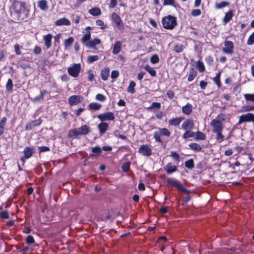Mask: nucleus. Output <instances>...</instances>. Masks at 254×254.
<instances>
[{"instance_id":"nucleus-1","label":"nucleus","mask_w":254,"mask_h":254,"mask_svg":"<svg viewBox=\"0 0 254 254\" xmlns=\"http://www.w3.org/2000/svg\"><path fill=\"white\" fill-rule=\"evenodd\" d=\"M29 11L25 4L22 1H16L12 5L11 16L17 20H23L28 18Z\"/></svg>"},{"instance_id":"nucleus-2","label":"nucleus","mask_w":254,"mask_h":254,"mask_svg":"<svg viewBox=\"0 0 254 254\" xmlns=\"http://www.w3.org/2000/svg\"><path fill=\"white\" fill-rule=\"evenodd\" d=\"M91 35V32L90 31H88L83 36L80 41L86 48L97 50V48L96 46L100 44L101 43V41L98 38L90 40Z\"/></svg>"},{"instance_id":"nucleus-3","label":"nucleus","mask_w":254,"mask_h":254,"mask_svg":"<svg viewBox=\"0 0 254 254\" xmlns=\"http://www.w3.org/2000/svg\"><path fill=\"white\" fill-rule=\"evenodd\" d=\"M90 128L87 125H83L78 128H75L68 130L67 134L68 138L74 137L75 138H79L78 135H86L90 132Z\"/></svg>"},{"instance_id":"nucleus-4","label":"nucleus","mask_w":254,"mask_h":254,"mask_svg":"<svg viewBox=\"0 0 254 254\" xmlns=\"http://www.w3.org/2000/svg\"><path fill=\"white\" fill-rule=\"evenodd\" d=\"M162 23L165 29L172 30L177 25V18L171 15H168L162 18Z\"/></svg>"},{"instance_id":"nucleus-5","label":"nucleus","mask_w":254,"mask_h":254,"mask_svg":"<svg viewBox=\"0 0 254 254\" xmlns=\"http://www.w3.org/2000/svg\"><path fill=\"white\" fill-rule=\"evenodd\" d=\"M166 183L167 185L176 188L178 191H183L187 194H189L190 192V190H188L180 181L174 178H168L166 179Z\"/></svg>"},{"instance_id":"nucleus-6","label":"nucleus","mask_w":254,"mask_h":254,"mask_svg":"<svg viewBox=\"0 0 254 254\" xmlns=\"http://www.w3.org/2000/svg\"><path fill=\"white\" fill-rule=\"evenodd\" d=\"M224 117V115L219 114L217 116V119H213L210 123V126L212 127L213 132H218L220 131H223V125L222 121L220 120V117Z\"/></svg>"},{"instance_id":"nucleus-7","label":"nucleus","mask_w":254,"mask_h":254,"mask_svg":"<svg viewBox=\"0 0 254 254\" xmlns=\"http://www.w3.org/2000/svg\"><path fill=\"white\" fill-rule=\"evenodd\" d=\"M81 70V65L80 64H75L72 66L67 68L68 73L73 77L78 76Z\"/></svg>"},{"instance_id":"nucleus-8","label":"nucleus","mask_w":254,"mask_h":254,"mask_svg":"<svg viewBox=\"0 0 254 254\" xmlns=\"http://www.w3.org/2000/svg\"><path fill=\"white\" fill-rule=\"evenodd\" d=\"M224 47L222 48V51L224 53L232 55L234 53V44L233 42L225 40L224 42Z\"/></svg>"},{"instance_id":"nucleus-9","label":"nucleus","mask_w":254,"mask_h":254,"mask_svg":"<svg viewBox=\"0 0 254 254\" xmlns=\"http://www.w3.org/2000/svg\"><path fill=\"white\" fill-rule=\"evenodd\" d=\"M97 117L101 121L103 122L106 121H114L115 120L114 114L111 112L99 114Z\"/></svg>"},{"instance_id":"nucleus-10","label":"nucleus","mask_w":254,"mask_h":254,"mask_svg":"<svg viewBox=\"0 0 254 254\" xmlns=\"http://www.w3.org/2000/svg\"><path fill=\"white\" fill-rule=\"evenodd\" d=\"M254 122V114L248 113L240 116L238 124L240 125L243 122Z\"/></svg>"},{"instance_id":"nucleus-11","label":"nucleus","mask_w":254,"mask_h":254,"mask_svg":"<svg viewBox=\"0 0 254 254\" xmlns=\"http://www.w3.org/2000/svg\"><path fill=\"white\" fill-rule=\"evenodd\" d=\"M138 152L143 156H149L152 154L151 147L147 144H142L140 145Z\"/></svg>"},{"instance_id":"nucleus-12","label":"nucleus","mask_w":254,"mask_h":254,"mask_svg":"<svg viewBox=\"0 0 254 254\" xmlns=\"http://www.w3.org/2000/svg\"><path fill=\"white\" fill-rule=\"evenodd\" d=\"M194 127V122L192 118L185 120L181 125L183 130H191Z\"/></svg>"},{"instance_id":"nucleus-13","label":"nucleus","mask_w":254,"mask_h":254,"mask_svg":"<svg viewBox=\"0 0 254 254\" xmlns=\"http://www.w3.org/2000/svg\"><path fill=\"white\" fill-rule=\"evenodd\" d=\"M42 122V120L41 118L37 120L32 121L26 124L25 127V129L26 130H30L33 127L40 126Z\"/></svg>"},{"instance_id":"nucleus-14","label":"nucleus","mask_w":254,"mask_h":254,"mask_svg":"<svg viewBox=\"0 0 254 254\" xmlns=\"http://www.w3.org/2000/svg\"><path fill=\"white\" fill-rule=\"evenodd\" d=\"M82 97L79 95H72L68 99V103L70 106H72L80 103L82 101Z\"/></svg>"},{"instance_id":"nucleus-15","label":"nucleus","mask_w":254,"mask_h":254,"mask_svg":"<svg viewBox=\"0 0 254 254\" xmlns=\"http://www.w3.org/2000/svg\"><path fill=\"white\" fill-rule=\"evenodd\" d=\"M164 171L168 175L176 172L177 170V166L173 164L171 162H168L164 167Z\"/></svg>"},{"instance_id":"nucleus-16","label":"nucleus","mask_w":254,"mask_h":254,"mask_svg":"<svg viewBox=\"0 0 254 254\" xmlns=\"http://www.w3.org/2000/svg\"><path fill=\"white\" fill-rule=\"evenodd\" d=\"M184 119V118L182 117L173 118L169 120L168 124L171 126H178Z\"/></svg>"},{"instance_id":"nucleus-17","label":"nucleus","mask_w":254,"mask_h":254,"mask_svg":"<svg viewBox=\"0 0 254 254\" xmlns=\"http://www.w3.org/2000/svg\"><path fill=\"white\" fill-rule=\"evenodd\" d=\"M192 109V105L189 103H187L182 108V111L183 113L186 115H190L191 113Z\"/></svg>"},{"instance_id":"nucleus-18","label":"nucleus","mask_w":254,"mask_h":254,"mask_svg":"<svg viewBox=\"0 0 254 254\" xmlns=\"http://www.w3.org/2000/svg\"><path fill=\"white\" fill-rule=\"evenodd\" d=\"M24 158L29 159L33 154L34 152V148L30 147H25L23 150Z\"/></svg>"},{"instance_id":"nucleus-19","label":"nucleus","mask_w":254,"mask_h":254,"mask_svg":"<svg viewBox=\"0 0 254 254\" xmlns=\"http://www.w3.org/2000/svg\"><path fill=\"white\" fill-rule=\"evenodd\" d=\"M52 37L53 35L51 34H48L43 36V40L44 41L45 45L47 49L51 47Z\"/></svg>"},{"instance_id":"nucleus-20","label":"nucleus","mask_w":254,"mask_h":254,"mask_svg":"<svg viewBox=\"0 0 254 254\" xmlns=\"http://www.w3.org/2000/svg\"><path fill=\"white\" fill-rule=\"evenodd\" d=\"M70 24L69 20L66 18H62L57 20L55 21V25L56 26L66 25L68 26Z\"/></svg>"},{"instance_id":"nucleus-21","label":"nucleus","mask_w":254,"mask_h":254,"mask_svg":"<svg viewBox=\"0 0 254 254\" xmlns=\"http://www.w3.org/2000/svg\"><path fill=\"white\" fill-rule=\"evenodd\" d=\"M110 70L109 67H105L101 71V79L104 81H106L108 79Z\"/></svg>"},{"instance_id":"nucleus-22","label":"nucleus","mask_w":254,"mask_h":254,"mask_svg":"<svg viewBox=\"0 0 254 254\" xmlns=\"http://www.w3.org/2000/svg\"><path fill=\"white\" fill-rule=\"evenodd\" d=\"M234 16L233 11L232 10H229L228 12L225 13V16L223 19V22L226 24L229 22Z\"/></svg>"},{"instance_id":"nucleus-23","label":"nucleus","mask_w":254,"mask_h":254,"mask_svg":"<svg viewBox=\"0 0 254 254\" xmlns=\"http://www.w3.org/2000/svg\"><path fill=\"white\" fill-rule=\"evenodd\" d=\"M108 127L109 124L103 122H102L98 125V128L100 131V134H101L104 133L106 131Z\"/></svg>"},{"instance_id":"nucleus-24","label":"nucleus","mask_w":254,"mask_h":254,"mask_svg":"<svg viewBox=\"0 0 254 254\" xmlns=\"http://www.w3.org/2000/svg\"><path fill=\"white\" fill-rule=\"evenodd\" d=\"M122 43L120 41H117L115 42L113 46L112 53L114 55H117L119 53L121 50Z\"/></svg>"},{"instance_id":"nucleus-25","label":"nucleus","mask_w":254,"mask_h":254,"mask_svg":"<svg viewBox=\"0 0 254 254\" xmlns=\"http://www.w3.org/2000/svg\"><path fill=\"white\" fill-rule=\"evenodd\" d=\"M91 151L93 153L90 154L89 155L90 157H93V156H98L102 152V148L100 146H98L92 147Z\"/></svg>"},{"instance_id":"nucleus-26","label":"nucleus","mask_w":254,"mask_h":254,"mask_svg":"<svg viewBox=\"0 0 254 254\" xmlns=\"http://www.w3.org/2000/svg\"><path fill=\"white\" fill-rule=\"evenodd\" d=\"M102 105L98 103L92 102L90 103L88 106V108L90 110L97 111L100 109Z\"/></svg>"},{"instance_id":"nucleus-27","label":"nucleus","mask_w":254,"mask_h":254,"mask_svg":"<svg viewBox=\"0 0 254 254\" xmlns=\"http://www.w3.org/2000/svg\"><path fill=\"white\" fill-rule=\"evenodd\" d=\"M196 75H197V71L192 67L190 68L189 76L188 77V81H192L194 79V78H195Z\"/></svg>"},{"instance_id":"nucleus-28","label":"nucleus","mask_w":254,"mask_h":254,"mask_svg":"<svg viewBox=\"0 0 254 254\" xmlns=\"http://www.w3.org/2000/svg\"><path fill=\"white\" fill-rule=\"evenodd\" d=\"M89 13L92 16H97L101 15V11L99 7H95L89 10Z\"/></svg>"},{"instance_id":"nucleus-29","label":"nucleus","mask_w":254,"mask_h":254,"mask_svg":"<svg viewBox=\"0 0 254 254\" xmlns=\"http://www.w3.org/2000/svg\"><path fill=\"white\" fill-rule=\"evenodd\" d=\"M189 147L192 150L196 152H199L201 150V146L197 143H190L189 144Z\"/></svg>"},{"instance_id":"nucleus-30","label":"nucleus","mask_w":254,"mask_h":254,"mask_svg":"<svg viewBox=\"0 0 254 254\" xmlns=\"http://www.w3.org/2000/svg\"><path fill=\"white\" fill-rule=\"evenodd\" d=\"M13 84L11 78H9L5 85V90L7 92L10 93L13 91Z\"/></svg>"},{"instance_id":"nucleus-31","label":"nucleus","mask_w":254,"mask_h":254,"mask_svg":"<svg viewBox=\"0 0 254 254\" xmlns=\"http://www.w3.org/2000/svg\"><path fill=\"white\" fill-rule=\"evenodd\" d=\"M38 6L42 10H46L48 8L47 1L46 0H41L38 2Z\"/></svg>"},{"instance_id":"nucleus-32","label":"nucleus","mask_w":254,"mask_h":254,"mask_svg":"<svg viewBox=\"0 0 254 254\" xmlns=\"http://www.w3.org/2000/svg\"><path fill=\"white\" fill-rule=\"evenodd\" d=\"M111 19L115 24L122 21L121 17L116 12H113L111 15Z\"/></svg>"},{"instance_id":"nucleus-33","label":"nucleus","mask_w":254,"mask_h":254,"mask_svg":"<svg viewBox=\"0 0 254 254\" xmlns=\"http://www.w3.org/2000/svg\"><path fill=\"white\" fill-rule=\"evenodd\" d=\"M230 5V2L228 1H222L220 2H216L215 4V8L219 9H221L225 6H227Z\"/></svg>"},{"instance_id":"nucleus-34","label":"nucleus","mask_w":254,"mask_h":254,"mask_svg":"<svg viewBox=\"0 0 254 254\" xmlns=\"http://www.w3.org/2000/svg\"><path fill=\"white\" fill-rule=\"evenodd\" d=\"M73 42L74 38L72 37H69L65 39L64 42V49H66L69 47L73 43Z\"/></svg>"},{"instance_id":"nucleus-35","label":"nucleus","mask_w":254,"mask_h":254,"mask_svg":"<svg viewBox=\"0 0 254 254\" xmlns=\"http://www.w3.org/2000/svg\"><path fill=\"white\" fill-rule=\"evenodd\" d=\"M136 86V83L133 81H130L129 82V84L127 87V91L128 92L131 94H134L135 92V86Z\"/></svg>"},{"instance_id":"nucleus-36","label":"nucleus","mask_w":254,"mask_h":254,"mask_svg":"<svg viewBox=\"0 0 254 254\" xmlns=\"http://www.w3.org/2000/svg\"><path fill=\"white\" fill-rule=\"evenodd\" d=\"M185 166L187 168L190 170L192 169L194 167L193 159L191 158L187 161H186L185 162Z\"/></svg>"},{"instance_id":"nucleus-37","label":"nucleus","mask_w":254,"mask_h":254,"mask_svg":"<svg viewBox=\"0 0 254 254\" xmlns=\"http://www.w3.org/2000/svg\"><path fill=\"white\" fill-rule=\"evenodd\" d=\"M220 75L221 72L219 71L216 73V76L213 78V81L216 83L218 88H220L221 86V83L220 81Z\"/></svg>"},{"instance_id":"nucleus-38","label":"nucleus","mask_w":254,"mask_h":254,"mask_svg":"<svg viewBox=\"0 0 254 254\" xmlns=\"http://www.w3.org/2000/svg\"><path fill=\"white\" fill-rule=\"evenodd\" d=\"M158 129L161 135L168 137L170 136L171 132L167 128H159Z\"/></svg>"},{"instance_id":"nucleus-39","label":"nucleus","mask_w":254,"mask_h":254,"mask_svg":"<svg viewBox=\"0 0 254 254\" xmlns=\"http://www.w3.org/2000/svg\"><path fill=\"white\" fill-rule=\"evenodd\" d=\"M170 156L177 163H178L180 161V156L176 151H171Z\"/></svg>"},{"instance_id":"nucleus-40","label":"nucleus","mask_w":254,"mask_h":254,"mask_svg":"<svg viewBox=\"0 0 254 254\" xmlns=\"http://www.w3.org/2000/svg\"><path fill=\"white\" fill-rule=\"evenodd\" d=\"M196 66L198 69V70L200 72H203L205 71V68L204 65L202 61H201L200 60H198L196 62Z\"/></svg>"},{"instance_id":"nucleus-41","label":"nucleus","mask_w":254,"mask_h":254,"mask_svg":"<svg viewBox=\"0 0 254 254\" xmlns=\"http://www.w3.org/2000/svg\"><path fill=\"white\" fill-rule=\"evenodd\" d=\"M186 131L183 135V138L186 139L190 137H193L194 136L195 133L191 131V130H185Z\"/></svg>"},{"instance_id":"nucleus-42","label":"nucleus","mask_w":254,"mask_h":254,"mask_svg":"<svg viewBox=\"0 0 254 254\" xmlns=\"http://www.w3.org/2000/svg\"><path fill=\"white\" fill-rule=\"evenodd\" d=\"M144 69L149 73L151 76H156V71L153 67H150L148 65H146L144 66Z\"/></svg>"},{"instance_id":"nucleus-43","label":"nucleus","mask_w":254,"mask_h":254,"mask_svg":"<svg viewBox=\"0 0 254 254\" xmlns=\"http://www.w3.org/2000/svg\"><path fill=\"white\" fill-rule=\"evenodd\" d=\"M164 5H171L175 8H177L179 5L175 2V0H164L163 1Z\"/></svg>"},{"instance_id":"nucleus-44","label":"nucleus","mask_w":254,"mask_h":254,"mask_svg":"<svg viewBox=\"0 0 254 254\" xmlns=\"http://www.w3.org/2000/svg\"><path fill=\"white\" fill-rule=\"evenodd\" d=\"M196 136L195 138V140H204L206 139V135L202 132L197 131L196 133Z\"/></svg>"},{"instance_id":"nucleus-45","label":"nucleus","mask_w":254,"mask_h":254,"mask_svg":"<svg viewBox=\"0 0 254 254\" xmlns=\"http://www.w3.org/2000/svg\"><path fill=\"white\" fill-rule=\"evenodd\" d=\"M160 109L161 108V103L159 102H154L151 105L147 108L148 111L152 110L153 109Z\"/></svg>"},{"instance_id":"nucleus-46","label":"nucleus","mask_w":254,"mask_h":254,"mask_svg":"<svg viewBox=\"0 0 254 254\" xmlns=\"http://www.w3.org/2000/svg\"><path fill=\"white\" fill-rule=\"evenodd\" d=\"M99 56L97 55L89 56L87 59V62L88 64H91L99 60Z\"/></svg>"},{"instance_id":"nucleus-47","label":"nucleus","mask_w":254,"mask_h":254,"mask_svg":"<svg viewBox=\"0 0 254 254\" xmlns=\"http://www.w3.org/2000/svg\"><path fill=\"white\" fill-rule=\"evenodd\" d=\"M222 131L214 132L216 134V139L219 142H222L224 139V136L222 133Z\"/></svg>"},{"instance_id":"nucleus-48","label":"nucleus","mask_w":254,"mask_h":254,"mask_svg":"<svg viewBox=\"0 0 254 254\" xmlns=\"http://www.w3.org/2000/svg\"><path fill=\"white\" fill-rule=\"evenodd\" d=\"M161 134L160 132L159 131H155L154 132L153 134V137L155 139V140L158 143H162L163 142L162 140L161 139Z\"/></svg>"},{"instance_id":"nucleus-49","label":"nucleus","mask_w":254,"mask_h":254,"mask_svg":"<svg viewBox=\"0 0 254 254\" xmlns=\"http://www.w3.org/2000/svg\"><path fill=\"white\" fill-rule=\"evenodd\" d=\"M130 165V162H126L122 165L121 169L124 172H127L129 170Z\"/></svg>"},{"instance_id":"nucleus-50","label":"nucleus","mask_w":254,"mask_h":254,"mask_svg":"<svg viewBox=\"0 0 254 254\" xmlns=\"http://www.w3.org/2000/svg\"><path fill=\"white\" fill-rule=\"evenodd\" d=\"M184 49V48L182 44H177L174 47V50L178 53L182 52Z\"/></svg>"},{"instance_id":"nucleus-51","label":"nucleus","mask_w":254,"mask_h":254,"mask_svg":"<svg viewBox=\"0 0 254 254\" xmlns=\"http://www.w3.org/2000/svg\"><path fill=\"white\" fill-rule=\"evenodd\" d=\"M242 111L245 112H250L254 110V105H246L242 107Z\"/></svg>"},{"instance_id":"nucleus-52","label":"nucleus","mask_w":254,"mask_h":254,"mask_svg":"<svg viewBox=\"0 0 254 254\" xmlns=\"http://www.w3.org/2000/svg\"><path fill=\"white\" fill-rule=\"evenodd\" d=\"M244 98L247 101H252L254 103V94H245Z\"/></svg>"},{"instance_id":"nucleus-53","label":"nucleus","mask_w":254,"mask_h":254,"mask_svg":"<svg viewBox=\"0 0 254 254\" xmlns=\"http://www.w3.org/2000/svg\"><path fill=\"white\" fill-rule=\"evenodd\" d=\"M87 74H88V80L89 81L92 82L94 80V74L92 69H90L87 70Z\"/></svg>"},{"instance_id":"nucleus-54","label":"nucleus","mask_w":254,"mask_h":254,"mask_svg":"<svg viewBox=\"0 0 254 254\" xmlns=\"http://www.w3.org/2000/svg\"><path fill=\"white\" fill-rule=\"evenodd\" d=\"M247 44L248 45H252L254 44V32H253L249 37Z\"/></svg>"},{"instance_id":"nucleus-55","label":"nucleus","mask_w":254,"mask_h":254,"mask_svg":"<svg viewBox=\"0 0 254 254\" xmlns=\"http://www.w3.org/2000/svg\"><path fill=\"white\" fill-rule=\"evenodd\" d=\"M25 242L28 245L33 244L35 243V240L33 237L31 235H28L27 236L25 239Z\"/></svg>"},{"instance_id":"nucleus-56","label":"nucleus","mask_w":254,"mask_h":254,"mask_svg":"<svg viewBox=\"0 0 254 254\" xmlns=\"http://www.w3.org/2000/svg\"><path fill=\"white\" fill-rule=\"evenodd\" d=\"M159 61V58L157 55L154 54L151 57L150 62L152 64H156Z\"/></svg>"},{"instance_id":"nucleus-57","label":"nucleus","mask_w":254,"mask_h":254,"mask_svg":"<svg viewBox=\"0 0 254 254\" xmlns=\"http://www.w3.org/2000/svg\"><path fill=\"white\" fill-rule=\"evenodd\" d=\"M96 100L100 102H104L106 100V97L102 94H97L95 97Z\"/></svg>"},{"instance_id":"nucleus-58","label":"nucleus","mask_w":254,"mask_h":254,"mask_svg":"<svg viewBox=\"0 0 254 254\" xmlns=\"http://www.w3.org/2000/svg\"><path fill=\"white\" fill-rule=\"evenodd\" d=\"M33 53L35 55H40L42 53V49L41 48L37 45H36L33 49Z\"/></svg>"},{"instance_id":"nucleus-59","label":"nucleus","mask_w":254,"mask_h":254,"mask_svg":"<svg viewBox=\"0 0 254 254\" xmlns=\"http://www.w3.org/2000/svg\"><path fill=\"white\" fill-rule=\"evenodd\" d=\"M0 217L2 219H8L9 214L7 210L2 211L0 212Z\"/></svg>"},{"instance_id":"nucleus-60","label":"nucleus","mask_w":254,"mask_h":254,"mask_svg":"<svg viewBox=\"0 0 254 254\" xmlns=\"http://www.w3.org/2000/svg\"><path fill=\"white\" fill-rule=\"evenodd\" d=\"M201 11L199 9H193L191 11V14L193 16H197L201 14Z\"/></svg>"},{"instance_id":"nucleus-61","label":"nucleus","mask_w":254,"mask_h":254,"mask_svg":"<svg viewBox=\"0 0 254 254\" xmlns=\"http://www.w3.org/2000/svg\"><path fill=\"white\" fill-rule=\"evenodd\" d=\"M43 100L44 97L40 94L38 96L31 99V100L33 102H38Z\"/></svg>"},{"instance_id":"nucleus-62","label":"nucleus","mask_w":254,"mask_h":254,"mask_svg":"<svg viewBox=\"0 0 254 254\" xmlns=\"http://www.w3.org/2000/svg\"><path fill=\"white\" fill-rule=\"evenodd\" d=\"M205 61L207 64L210 65L213 63V59L212 56H208L205 58Z\"/></svg>"},{"instance_id":"nucleus-63","label":"nucleus","mask_w":254,"mask_h":254,"mask_svg":"<svg viewBox=\"0 0 254 254\" xmlns=\"http://www.w3.org/2000/svg\"><path fill=\"white\" fill-rule=\"evenodd\" d=\"M96 24L97 25L100 26V28L102 29H104L105 28V25L104 24V21L101 19H98L96 21Z\"/></svg>"},{"instance_id":"nucleus-64","label":"nucleus","mask_w":254,"mask_h":254,"mask_svg":"<svg viewBox=\"0 0 254 254\" xmlns=\"http://www.w3.org/2000/svg\"><path fill=\"white\" fill-rule=\"evenodd\" d=\"M117 29L120 30V31H123L125 29V25L123 22V21H122L121 22H119V23H118L117 24H115Z\"/></svg>"}]
</instances>
